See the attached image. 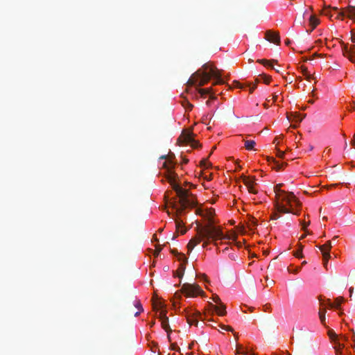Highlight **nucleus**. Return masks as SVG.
Returning a JSON list of instances; mask_svg holds the SVG:
<instances>
[{"label":"nucleus","instance_id":"obj_1","mask_svg":"<svg viewBox=\"0 0 355 355\" xmlns=\"http://www.w3.org/2000/svg\"><path fill=\"white\" fill-rule=\"evenodd\" d=\"M196 235L193 237L187 244L188 252L190 253L196 245L199 244L203 239H231V237L225 235L220 227L212 224L211 219L209 218V223L205 225L198 226L196 227Z\"/></svg>","mask_w":355,"mask_h":355},{"label":"nucleus","instance_id":"obj_2","mask_svg":"<svg viewBox=\"0 0 355 355\" xmlns=\"http://www.w3.org/2000/svg\"><path fill=\"white\" fill-rule=\"evenodd\" d=\"M168 157L169 159L163 163L162 167L166 169V179L180 198L179 202L180 204V208L178 209L177 211L181 213L186 208L193 207L195 202L188 198V191L187 190L182 189L175 183L176 174L173 172L175 163L172 160L171 155H168Z\"/></svg>","mask_w":355,"mask_h":355},{"label":"nucleus","instance_id":"obj_3","mask_svg":"<svg viewBox=\"0 0 355 355\" xmlns=\"http://www.w3.org/2000/svg\"><path fill=\"white\" fill-rule=\"evenodd\" d=\"M221 76L220 70H218L210 63H205L202 65V69H198L192 75L187 84L200 87L207 84L211 78H214L216 79L214 85H220L224 83Z\"/></svg>","mask_w":355,"mask_h":355},{"label":"nucleus","instance_id":"obj_4","mask_svg":"<svg viewBox=\"0 0 355 355\" xmlns=\"http://www.w3.org/2000/svg\"><path fill=\"white\" fill-rule=\"evenodd\" d=\"M274 191L276 195L275 207L278 212L283 214L291 213L298 215L299 211L294 209L293 205L300 207L301 203L296 198L293 192H286L281 189V184L275 187Z\"/></svg>","mask_w":355,"mask_h":355},{"label":"nucleus","instance_id":"obj_5","mask_svg":"<svg viewBox=\"0 0 355 355\" xmlns=\"http://www.w3.org/2000/svg\"><path fill=\"white\" fill-rule=\"evenodd\" d=\"M181 292L187 297H196L204 293L203 291L198 284L189 283H185L182 285Z\"/></svg>","mask_w":355,"mask_h":355},{"label":"nucleus","instance_id":"obj_6","mask_svg":"<svg viewBox=\"0 0 355 355\" xmlns=\"http://www.w3.org/2000/svg\"><path fill=\"white\" fill-rule=\"evenodd\" d=\"M184 315L187 322L190 325L198 326V320L201 318V314L199 311L192 309H186L184 310Z\"/></svg>","mask_w":355,"mask_h":355},{"label":"nucleus","instance_id":"obj_7","mask_svg":"<svg viewBox=\"0 0 355 355\" xmlns=\"http://www.w3.org/2000/svg\"><path fill=\"white\" fill-rule=\"evenodd\" d=\"M342 52L343 55L347 58L352 62H355V45L343 44Z\"/></svg>","mask_w":355,"mask_h":355},{"label":"nucleus","instance_id":"obj_8","mask_svg":"<svg viewBox=\"0 0 355 355\" xmlns=\"http://www.w3.org/2000/svg\"><path fill=\"white\" fill-rule=\"evenodd\" d=\"M331 247V243L329 241H327L325 244L318 246L319 249L320 250L322 254L323 265L326 268H327L328 261L331 257L329 251Z\"/></svg>","mask_w":355,"mask_h":355},{"label":"nucleus","instance_id":"obj_9","mask_svg":"<svg viewBox=\"0 0 355 355\" xmlns=\"http://www.w3.org/2000/svg\"><path fill=\"white\" fill-rule=\"evenodd\" d=\"M347 16L349 19L355 20V6H348L344 9H342L337 15L336 16V19H343L345 16Z\"/></svg>","mask_w":355,"mask_h":355},{"label":"nucleus","instance_id":"obj_10","mask_svg":"<svg viewBox=\"0 0 355 355\" xmlns=\"http://www.w3.org/2000/svg\"><path fill=\"white\" fill-rule=\"evenodd\" d=\"M193 134L191 131H183L178 138V141L181 144H189L190 142L195 141L193 137Z\"/></svg>","mask_w":355,"mask_h":355},{"label":"nucleus","instance_id":"obj_11","mask_svg":"<svg viewBox=\"0 0 355 355\" xmlns=\"http://www.w3.org/2000/svg\"><path fill=\"white\" fill-rule=\"evenodd\" d=\"M265 38L270 42L279 44L280 43V37L277 32L267 31Z\"/></svg>","mask_w":355,"mask_h":355},{"label":"nucleus","instance_id":"obj_12","mask_svg":"<svg viewBox=\"0 0 355 355\" xmlns=\"http://www.w3.org/2000/svg\"><path fill=\"white\" fill-rule=\"evenodd\" d=\"M159 319L162 321V328L168 333L171 331L169 327L168 318L165 311H162L159 314Z\"/></svg>","mask_w":355,"mask_h":355},{"label":"nucleus","instance_id":"obj_13","mask_svg":"<svg viewBox=\"0 0 355 355\" xmlns=\"http://www.w3.org/2000/svg\"><path fill=\"white\" fill-rule=\"evenodd\" d=\"M333 347L335 350L336 355H344L343 353V349L345 347V344L339 339L335 340V341L333 343Z\"/></svg>","mask_w":355,"mask_h":355},{"label":"nucleus","instance_id":"obj_14","mask_svg":"<svg viewBox=\"0 0 355 355\" xmlns=\"http://www.w3.org/2000/svg\"><path fill=\"white\" fill-rule=\"evenodd\" d=\"M218 304V306L212 305V306L219 315H225L226 314L225 305L222 302Z\"/></svg>","mask_w":355,"mask_h":355},{"label":"nucleus","instance_id":"obj_15","mask_svg":"<svg viewBox=\"0 0 355 355\" xmlns=\"http://www.w3.org/2000/svg\"><path fill=\"white\" fill-rule=\"evenodd\" d=\"M320 21L318 18L314 15H311L309 17V24L311 26V29L310 31H307L308 33H311L313 31L314 28L319 24Z\"/></svg>","mask_w":355,"mask_h":355},{"label":"nucleus","instance_id":"obj_16","mask_svg":"<svg viewBox=\"0 0 355 355\" xmlns=\"http://www.w3.org/2000/svg\"><path fill=\"white\" fill-rule=\"evenodd\" d=\"M258 62L263 64L264 66H266V67H271L272 69H274L277 72L279 73L280 72V70L278 68H275L272 64L271 63L272 62H277L276 60H271V61H269V60H265V59H262V60H257Z\"/></svg>","mask_w":355,"mask_h":355},{"label":"nucleus","instance_id":"obj_17","mask_svg":"<svg viewBox=\"0 0 355 355\" xmlns=\"http://www.w3.org/2000/svg\"><path fill=\"white\" fill-rule=\"evenodd\" d=\"M268 162L274 164L273 168L277 171L282 169L284 167V166L286 165V163H279V162L276 161L275 159L273 157H268Z\"/></svg>","mask_w":355,"mask_h":355},{"label":"nucleus","instance_id":"obj_18","mask_svg":"<svg viewBox=\"0 0 355 355\" xmlns=\"http://www.w3.org/2000/svg\"><path fill=\"white\" fill-rule=\"evenodd\" d=\"M344 301V298L343 297H337L336 300H335V302L334 303H331L330 302L329 300H328V306L331 308H333V307H336V308H339L341 303H343Z\"/></svg>","mask_w":355,"mask_h":355},{"label":"nucleus","instance_id":"obj_19","mask_svg":"<svg viewBox=\"0 0 355 355\" xmlns=\"http://www.w3.org/2000/svg\"><path fill=\"white\" fill-rule=\"evenodd\" d=\"M184 270H185L184 265L183 263H181L180 265L179 268L177 270L173 272V275L175 277H178L180 278H182L184 275Z\"/></svg>","mask_w":355,"mask_h":355},{"label":"nucleus","instance_id":"obj_20","mask_svg":"<svg viewBox=\"0 0 355 355\" xmlns=\"http://www.w3.org/2000/svg\"><path fill=\"white\" fill-rule=\"evenodd\" d=\"M245 142V148L248 150H254V147L256 144L254 140H244Z\"/></svg>","mask_w":355,"mask_h":355},{"label":"nucleus","instance_id":"obj_21","mask_svg":"<svg viewBox=\"0 0 355 355\" xmlns=\"http://www.w3.org/2000/svg\"><path fill=\"white\" fill-rule=\"evenodd\" d=\"M243 182L247 187L256 184V183L254 182V179H250L245 176L243 177Z\"/></svg>","mask_w":355,"mask_h":355},{"label":"nucleus","instance_id":"obj_22","mask_svg":"<svg viewBox=\"0 0 355 355\" xmlns=\"http://www.w3.org/2000/svg\"><path fill=\"white\" fill-rule=\"evenodd\" d=\"M134 305L138 309L139 311L136 312L135 313V316H138L139 315V313L144 311L143 308H142V305L141 304V302L139 301V300H135V302H134Z\"/></svg>","mask_w":355,"mask_h":355},{"label":"nucleus","instance_id":"obj_23","mask_svg":"<svg viewBox=\"0 0 355 355\" xmlns=\"http://www.w3.org/2000/svg\"><path fill=\"white\" fill-rule=\"evenodd\" d=\"M291 116H293V121L298 123H300L304 117V116H302L300 113L297 112L291 114Z\"/></svg>","mask_w":355,"mask_h":355},{"label":"nucleus","instance_id":"obj_24","mask_svg":"<svg viewBox=\"0 0 355 355\" xmlns=\"http://www.w3.org/2000/svg\"><path fill=\"white\" fill-rule=\"evenodd\" d=\"M198 93L202 96H204L207 94H210L212 92L211 88H207V89H198Z\"/></svg>","mask_w":355,"mask_h":355},{"label":"nucleus","instance_id":"obj_25","mask_svg":"<svg viewBox=\"0 0 355 355\" xmlns=\"http://www.w3.org/2000/svg\"><path fill=\"white\" fill-rule=\"evenodd\" d=\"M301 69H302V73L305 76V78L308 80H310L311 78H312V76L311 74L309 73L307 68L302 66Z\"/></svg>","mask_w":355,"mask_h":355},{"label":"nucleus","instance_id":"obj_26","mask_svg":"<svg viewBox=\"0 0 355 355\" xmlns=\"http://www.w3.org/2000/svg\"><path fill=\"white\" fill-rule=\"evenodd\" d=\"M329 8H330V6H325L323 10L322 11V14H323V15H324L326 16H328L331 19L334 15L329 10Z\"/></svg>","mask_w":355,"mask_h":355},{"label":"nucleus","instance_id":"obj_27","mask_svg":"<svg viewBox=\"0 0 355 355\" xmlns=\"http://www.w3.org/2000/svg\"><path fill=\"white\" fill-rule=\"evenodd\" d=\"M328 335L331 340V342L334 343L335 340L338 339V335L336 334L334 331H329Z\"/></svg>","mask_w":355,"mask_h":355},{"label":"nucleus","instance_id":"obj_28","mask_svg":"<svg viewBox=\"0 0 355 355\" xmlns=\"http://www.w3.org/2000/svg\"><path fill=\"white\" fill-rule=\"evenodd\" d=\"M184 226V223L182 222V220H181L180 218H176L175 219V227H176V229L177 230H180V228H182Z\"/></svg>","mask_w":355,"mask_h":355},{"label":"nucleus","instance_id":"obj_29","mask_svg":"<svg viewBox=\"0 0 355 355\" xmlns=\"http://www.w3.org/2000/svg\"><path fill=\"white\" fill-rule=\"evenodd\" d=\"M300 268L299 267H295V268H293V266H290L288 267L287 270L289 272L291 273H297L300 270Z\"/></svg>","mask_w":355,"mask_h":355},{"label":"nucleus","instance_id":"obj_30","mask_svg":"<svg viewBox=\"0 0 355 355\" xmlns=\"http://www.w3.org/2000/svg\"><path fill=\"white\" fill-rule=\"evenodd\" d=\"M302 248H303V246L302 245H300L299 250L294 252V256H295L296 257H298V258L302 257Z\"/></svg>","mask_w":355,"mask_h":355},{"label":"nucleus","instance_id":"obj_31","mask_svg":"<svg viewBox=\"0 0 355 355\" xmlns=\"http://www.w3.org/2000/svg\"><path fill=\"white\" fill-rule=\"evenodd\" d=\"M171 253H173V254H178L180 255V257H179V259L180 260H182V259H184V261H187V258L185 257L184 254H179L177 251V250H171Z\"/></svg>","mask_w":355,"mask_h":355},{"label":"nucleus","instance_id":"obj_32","mask_svg":"<svg viewBox=\"0 0 355 355\" xmlns=\"http://www.w3.org/2000/svg\"><path fill=\"white\" fill-rule=\"evenodd\" d=\"M200 164L205 168H208L211 165V163L209 162L207 159H203L201 161Z\"/></svg>","mask_w":355,"mask_h":355},{"label":"nucleus","instance_id":"obj_33","mask_svg":"<svg viewBox=\"0 0 355 355\" xmlns=\"http://www.w3.org/2000/svg\"><path fill=\"white\" fill-rule=\"evenodd\" d=\"M183 106L185 107L186 109L191 110L193 108V105L191 104L189 101H184L182 103Z\"/></svg>","mask_w":355,"mask_h":355},{"label":"nucleus","instance_id":"obj_34","mask_svg":"<svg viewBox=\"0 0 355 355\" xmlns=\"http://www.w3.org/2000/svg\"><path fill=\"white\" fill-rule=\"evenodd\" d=\"M162 249V248L160 245H157L156 249L154 252V256L157 257L159 255V252H161Z\"/></svg>","mask_w":355,"mask_h":355},{"label":"nucleus","instance_id":"obj_35","mask_svg":"<svg viewBox=\"0 0 355 355\" xmlns=\"http://www.w3.org/2000/svg\"><path fill=\"white\" fill-rule=\"evenodd\" d=\"M276 155L280 158H283L285 154V152L280 150L279 149L276 148Z\"/></svg>","mask_w":355,"mask_h":355},{"label":"nucleus","instance_id":"obj_36","mask_svg":"<svg viewBox=\"0 0 355 355\" xmlns=\"http://www.w3.org/2000/svg\"><path fill=\"white\" fill-rule=\"evenodd\" d=\"M248 188V190L250 193H257V191L254 188V185H252V186H250Z\"/></svg>","mask_w":355,"mask_h":355},{"label":"nucleus","instance_id":"obj_37","mask_svg":"<svg viewBox=\"0 0 355 355\" xmlns=\"http://www.w3.org/2000/svg\"><path fill=\"white\" fill-rule=\"evenodd\" d=\"M212 300L214 302L218 303V304L221 302L220 297L217 295H214Z\"/></svg>","mask_w":355,"mask_h":355},{"label":"nucleus","instance_id":"obj_38","mask_svg":"<svg viewBox=\"0 0 355 355\" xmlns=\"http://www.w3.org/2000/svg\"><path fill=\"white\" fill-rule=\"evenodd\" d=\"M262 78L263 80V82L266 84H269V83L270 82V80H271V77L270 76H263L262 77Z\"/></svg>","mask_w":355,"mask_h":355},{"label":"nucleus","instance_id":"obj_39","mask_svg":"<svg viewBox=\"0 0 355 355\" xmlns=\"http://www.w3.org/2000/svg\"><path fill=\"white\" fill-rule=\"evenodd\" d=\"M241 352H246V351L243 350V347L240 345H236V353L241 354Z\"/></svg>","mask_w":355,"mask_h":355},{"label":"nucleus","instance_id":"obj_40","mask_svg":"<svg viewBox=\"0 0 355 355\" xmlns=\"http://www.w3.org/2000/svg\"><path fill=\"white\" fill-rule=\"evenodd\" d=\"M319 318H320V320L322 324H324V321H325V314L323 313L319 314Z\"/></svg>","mask_w":355,"mask_h":355},{"label":"nucleus","instance_id":"obj_41","mask_svg":"<svg viewBox=\"0 0 355 355\" xmlns=\"http://www.w3.org/2000/svg\"><path fill=\"white\" fill-rule=\"evenodd\" d=\"M189 144H190L191 146V147L195 148H198L199 146L198 141H196V140L193 142H190Z\"/></svg>","mask_w":355,"mask_h":355},{"label":"nucleus","instance_id":"obj_42","mask_svg":"<svg viewBox=\"0 0 355 355\" xmlns=\"http://www.w3.org/2000/svg\"><path fill=\"white\" fill-rule=\"evenodd\" d=\"M203 241H204V243L202 244L203 248H205L211 242V241H214V242L216 241H213L212 239H209V240L203 239Z\"/></svg>","mask_w":355,"mask_h":355},{"label":"nucleus","instance_id":"obj_43","mask_svg":"<svg viewBox=\"0 0 355 355\" xmlns=\"http://www.w3.org/2000/svg\"><path fill=\"white\" fill-rule=\"evenodd\" d=\"M338 339L343 343L347 340V337L343 335H338Z\"/></svg>","mask_w":355,"mask_h":355},{"label":"nucleus","instance_id":"obj_44","mask_svg":"<svg viewBox=\"0 0 355 355\" xmlns=\"http://www.w3.org/2000/svg\"><path fill=\"white\" fill-rule=\"evenodd\" d=\"M280 217V216L277 214V213H273L272 215L271 216V219L272 220H277Z\"/></svg>","mask_w":355,"mask_h":355},{"label":"nucleus","instance_id":"obj_45","mask_svg":"<svg viewBox=\"0 0 355 355\" xmlns=\"http://www.w3.org/2000/svg\"><path fill=\"white\" fill-rule=\"evenodd\" d=\"M309 223H310V222H308L307 223H306L303 222V223H302V229H303L304 230H305L306 227L308 225H309Z\"/></svg>","mask_w":355,"mask_h":355},{"label":"nucleus","instance_id":"obj_46","mask_svg":"<svg viewBox=\"0 0 355 355\" xmlns=\"http://www.w3.org/2000/svg\"><path fill=\"white\" fill-rule=\"evenodd\" d=\"M225 330L233 332L234 330L230 326L225 327Z\"/></svg>","mask_w":355,"mask_h":355},{"label":"nucleus","instance_id":"obj_47","mask_svg":"<svg viewBox=\"0 0 355 355\" xmlns=\"http://www.w3.org/2000/svg\"><path fill=\"white\" fill-rule=\"evenodd\" d=\"M171 349H173V350L178 349V350H180V348L178 347L175 344H172L171 345Z\"/></svg>","mask_w":355,"mask_h":355},{"label":"nucleus","instance_id":"obj_48","mask_svg":"<svg viewBox=\"0 0 355 355\" xmlns=\"http://www.w3.org/2000/svg\"><path fill=\"white\" fill-rule=\"evenodd\" d=\"M278 95H277L275 93L272 95V100L273 102H275L277 100Z\"/></svg>","mask_w":355,"mask_h":355},{"label":"nucleus","instance_id":"obj_49","mask_svg":"<svg viewBox=\"0 0 355 355\" xmlns=\"http://www.w3.org/2000/svg\"><path fill=\"white\" fill-rule=\"evenodd\" d=\"M351 144L355 148V135H354L353 139L351 141Z\"/></svg>","mask_w":355,"mask_h":355},{"label":"nucleus","instance_id":"obj_50","mask_svg":"<svg viewBox=\"0 0 355 355\" xmlns=\"http://www.w3.org/2000/svg\"><path fill=\"white\" fill-rule=\"evenodd\" d=\"M324 313V314H325V313H326V309H320L319 310V313H318V314H320V313Z\"/></svg>","mask_w":355,"mask_h":355},{"label":"nucleus","instance_id":"obj_51","mask_svg":"<svg viewBox=\"0 0 355 355\" xmlns=\"http://www.w3.org/2000/svg\"><path fill=\"white\" fill-rule=\"evenodd\" d=\"M180 229H181V230H180L181 234H184L187 232V230L186 229H184L183 227L180 228Z\"/></svg>","mask_w":355,"mask_h":355},{"label":"nucleus","instance_id":"obj_52","mask_svg":"<svg viewBox=\"0 0 355 355\" xmlns=\"http://www.w3.org/2000/svg\"><path fill=\"white\" fill-rule=\"evenodd\" d=\"M255 88H256V85H254L252 87L250 88V92L252 93L253 91L255 89Z\"/></svg>","mask_w":355,"mask_h":355},{"label":"nucleus","instance_id":"obj_53","mask_svg":"<svg viewBox=\"0 0 355 355\" xmlns=\"http://www.w3.org/2000/svg\"><path fill=\"white\" fill-rule=\"evenodd\" d=\"M197 213H198V214L204 216V214H202V210L198 209L197 210Z\"/></svg>","mask_w":355,"mask_h":355},{"label":"nucleus","instance_id":"obj_54","mask_svg":"<svg viewBox=\"0 0 355 355\" xmlns=\"http://www.w3.org/2000/svg\"><path fill=\"white\" fill-rule=\"evenodd\" d=\"M241 353H242V354H244V355H256L254 353L249 354L248 352H241Z\"/></svg>","mask_w":355,"mask_h":355},{"label":"nucleus","instance_id":"obj_55","mask_svg":"<svg viewBox=\"0 0 355 355\" xmlns=\"http://www.w3.org/2000/svg\"><path fill=\"white\" fill-rule=\"evenodd\" d=\"M168 157V155H162L159 159H166Z\"/></svg>","mask_w":355,"mask_h":355},{"label":"nucleus","instance_id":"obj_56","mask_svg":"<svg viewBox=\"0 0 355 355\" xmlns=\"http://www.w3.org/2000/svg\"><path fill=\"white\" fill-rule=\"evenodd\" d=\"M351 40L352 42L355 43V35H352Z\"/></svg>","mask_w":355,"mask_h":355},{"label":"nucleus","instance_id":"obj_57","mask_svg":"<svg viewBox=\"0 0 355 355\" xmlns=\"http://www.w3.org/2000/svg\"><path fill=\"white\" fill-rule=\"evenodd\" d=\"M188 162H189V159H187V158H184H184H183V163H184V164H187Z\"/></svg>","mask_w":355,"mask_h":355},{"label":"nucleus","instance_id":"obj_58","mask_svg":"<svg viewBox=\"0 0 355 355\" xmlns=\"http://www.w3.org/2000/svg\"><path fill=\"white\" fill-rule=\"evenodd\" d=\"M329 9H332L333 10H335V11L338 10V8L337 7H331L330 6Z\"/></svg>","mask_w":355,"mask_h":355},{"label":"nucleus","instance_id":"obj_59","mask_svg":"<svg viewBox=\"0 0 355 355\" xmlns=\"http://www.w3.org/2000/svg\"><path fill=\"white\" fill-rule=\"evenodd\" d=\"M352 292H353V288H352V287H351V288H349L350 297H352Z\"/></svg>","mask_w":355,"mask_h":355},{"label":"nucleus","instance_id":"obj_60","mask_svg":"<svg viewBox=\"0 0 355 355\" xmlns=\"http://www.w3.org/2000/svg\"><path fill=\"white\" fill-rule=\"evenodd\" d=\"M285 43L286 45H288L291 43V42H290V40H286Z\"/></svg>","mask_w":355,"mask_h":355},{"label":"nucleus","instance_id":"obj_61","mask_svg":"<svg viewBox=\"0 0 355 355\" xmlns=\"http://www.w3.org/2000/svg\"><path fill=\"white\" fill-rule=\"evenodd\" d=\"M264 306H265V308H266V309H265V310H266V309H268V308H269L270 305H269V304H266Z\"/></svg>","mask_w":355,"mask_h":355},{"label":"nucleus","instance_id":"obj_62","mask_svg":"<svg viewBox=\"0 0 355 355\" xmlns=\"http://www.w3.org/2000/svg\"><path fill=\"white\" fill-rule=\"evenodd\" d=\"M211 175H209V177L205 178L207 180H210L211 179Z\"/></svg>","mask_w":355,"mask_h":355},{"label":"nucleus","instance_id":"obj_63","mask_svg":"<svg viewBox=\"0 0 355 355\" xmlns=\"http://www.w3.org/2000/svg\"><path fill=\"white\" fill-rule=\"evenodd\" d=\"M309 103L313 104L314 103L313 100H309L308 101Z\"/></svg>","mask_w":355,"mask_h":355},{"label":"nucleus","instance_id":"obj_64","mask_svg":"<svg viewBox=\"0 0 355 355\" xmlns=\"http://www.w3.org/2000/svg\"><path fill=\"white\" fill-rule=\"evenodd\" d=\"M314 91H315V89H313L312 90V92H311V96H314Z\"/></svg>","mask_w":355,"mask_h":355}]
</instances>
